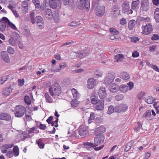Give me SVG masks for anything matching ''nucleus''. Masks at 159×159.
Wrapping results in <instances>:
<instances>
[{
	"instance_id": "obj_3",
	"label": "nucleus",
	"mask_w": 159,
	"mask_h": 159,
	"mask_svg": "<svg viewBox=\"0 0 159 159\" xmlns=\"http://www.w3.org/2000/svg\"><path fill=\"white\" fill-rule=\"evenodd\" d=\"M12 146L11 144H6L4 145L2 147L1 152L3 153H6V155L8 157H11L13 156V152L11 150L8 148H11Z\"/></svg>"
},
{
	"instance_id": "obj_13",
	"label": "nucleus",
	"mask_w": 159,
	"mask_h": 159,
	"mask_svg": "<svg viewBox=\"0 0 159 159\" xmlns=\"http://www.w3.org/2000/svg\"><path fill=\"white\" fill-rule=\"evenodd\" d=\"M96 85V83L95 80L93 78H90L88 80L87 87L89 89L93 88Z\"/></svg>"
},
{
	"instance_id": "obj_4",
	"label": "nucleus",
	"mask_w": 159,
	"mask_h": 159,
	"mask_svg": "<svg viewBox=\"0 0 159 159\" xmlns=\"http://www.w3.org/2000/svg\"><path fill=\"white\" fill-rule=\"evenodd\" d=\"M50 6V0H44L43 4L42 5L41 8L43 10L46 9L44 14H45L46 18L48 20L50 19V9L48 7Z\"/></svg>"
},
{
	"instance_id": "obj_38",
	"label": "nucleus",
	"mask_w": 159,
	"mask_h": 159,
	"mask_svg": "<svg viewBox=\"0 0 159 159\" xmlns=\"http://www.w3.org/2000/svg\"><path fill=\"white\" fill-rule=\"evenodd\" d=\"M114 111L115 112V107L114 108L112 106H110L109 107L107 111V113L109 115H110Z\"/></svg>"
},
{
	"instance_id": "obj_36",
	"label": "nucleus",
	"mask_w": 159,
	"mask_h": 159,
	"mask_svg": "<svg viewBox=\"0 0 159 159\" xmlns=\"http://www.w3.org/2000/svg\"><path fill=\"white\" fill-rule=\"evenodd\" d=\"M139 0L133 1L132 4L131 8L132 9L134 10L138 7L139 3Z\"/></svg>"
},
{
	"instance_id": "obj_63",
	"label": "nucleus",
	"mask_w": 159,
	"mask_h": 159,
	"mask_svg": "<svg viewBox=\"0 0 159 159\" xmlns=\"http://www.w3.org/2000/svg\"><path fill=\"white\" fill-rule=\"evenodd\" d=\"M54 57L57 60H60L61 59L60 55L58 53H57L54 55Z\"/></svg>"
},
{
	"instance_id": "obj_8",
	"label": "nucleus",
	"mask_w": 159,
	"mask_h": 159,
	"mask_svg": "<svg viewBox=\"0 0 159 159\" xmlns=\"http://www.w3.org/2000/svg\"><path fill=\"white\" fill-rule=\"evenodd\" d=\"M61 0H51L50 7L53 9L56 8L57 7L61 8Z\"/></svg>"
},
{
	"instance_id": "obj_40",
	"label": "nucleus",
	"mask_w": 159,
	"mask_h": 159,
	"mask_svg": "<svg viewBox=\"0 0 159 159\" xmlns=\"http://www.w3.org/2000/svg\"><path fill=\"white\" fill-rule=\"evenodd\" d=\"M91 100L92 103L93 104H96L98 102V98L94 95L91 96Z\"/></svg>"
},
{
	"instance_id": "obj_20",
	"label": "nucleus",
	"mask_w": 159,
	"mask_h": 159,
	"mask_svg": "<svg viewBox=\"0 0 159 159\" xmlns=\"http://www.w3.org/2000/svg\"><path fill=\"white\" fill-rule=\"evenodd\" d=\"M114 79L113 76L111 74L108 73L107 75L104 79L105 84H107L111 82Z\"/></svg>"
},
{
	"instance_id": "obj_54",
	"label": "nucleus",
	"mask_w": 159,
	"mask_h": 159,
	"mask_svg": "<svg viewBox=\"0 0 159 159\" xmlns=\"http://www.w3.org/2000/svg\"><path fill=\"white\" fill-rule=\"evenodd\" d=\"M112 11L113 13L116 15H118L120 13V11L118 8H114Z\"/></svg>"
},
{
	"instance_id": "obj_55",
	"label": "nucleus",
	"mask_w": 159,
	"mask_h": 159,
	"mask_svg": "<svg viewBox=\"0 0 159 159\" xmlns=\"http://www.w3.org/2000/svg\"><path fill=\"white\" fill-rule=\"evenodd\" d=\"M8 52L11 54H13L14 52V49L11 47H8L7 48Z\"/></svg>"
},
{
	"instance_id": "obj_18",
	"label": "nucleus",
	"mask_w": 159,
	"mask_h": 159,
	"mask_svg": "<svg viewBox=\"0 0 159 159\" xmlns=\"http://www.w3.org/2000/svg\"><path fill=\"white\" fill-rule=\"evenodd\" d=\"M43 18L41 16H37L35 18V23H36L38 26L42 27L43 24Z\"/></svg>"
},
{
	"instance_id": "obj_51",
	"label": "nucleus",
	"mask_w": 159,
	"mask_h": 159,
	"mask_svg": "<svg viewBox=\"0 0 159 159\" xmlns=\"http://www.w3.org/2000/svg\"><path fill=\"white\" fill-rule=\"evenodd\" d=\"M33 2L37 7H40V5L39 0H32Z\"/></svg>"
},
{
	"instance_id": "obj_26",
	"label": "nucleus",
	"mask_w": 159,
	"mask_h": 159,
	"mask_svg": "<svg viewBox=\"0 0 159 159\" xmlns=\"http://www.w3.org/2000/svg\"><path fill=\"white\" fill-rule=\"evenodd\" d=\"M136 24V21L135 20H129L128 23V28L130 30H132Z\"/></svg>"
},
{
	"instance_id": "obj_22",
	"label": "nucleus",
	"mask_w": 159,
	"mask_h": 159,
	"mask_svg": "<svg viewBox=\"0 0 159 159\" xmlns=\"http://www.w3.org/2000/svg\"><path fill=\"white\" fill-rule=\"evenodd\" d=\"M125 56L122 54H118L115 56L114 59L116 60L115 61L118 62L119 61H122V59L125 58Z\"/></svg>"
},
{
	"instance_id": "obj_61",
	"label": "nucleus",
	"mask_w": 159,
	"mask_h": 159,
	"mask_svg": "<svg viewBox=\"0 0 159 159\" xmlns=\"http://www.w3.org/2000/svg\"><path fill=\"white\" fill-rule=\"evenodd\" d=\"M84 145L85 146L92 147H95L94 143H91L90 142H86L84 143Z\"/></svg>"
},
{
	"instance_id": "obj_2",
	"label": "nucleus",
	"mask_w": 159,
	"mask_h": 159,
	"mask_svg": "<svg viewBox=\"0 0 159 159\" xmlns=\"http://www.w3.org/2000/svg\"><path fill=\"white\" fill-rule=\"evenodd\" d=\"M76 4L78 7L80 9H86L89 10L90 7L89 0H77Z\"/></svg>"
},
{
	"instance_id": "obj_34",
	"label": "nucleus",
	"mask_w": 159,
	"mask_h": 159,
	"mask_svg": "<svg viewBox=\"0 0 159 159\" xmlns=\"http://www.w3.org/2000/svg\"><path fill=\"white\" fill-rule=\"evenodd\" d=\"M122 78L125 80H127L130 79L129 75L125 72H123L121 74Z\"/></svg>"
},
{
	"instance_id": "obj_57",
	"label": "nucleus",
	"mask_w": 159,
	"mask_h": 159,
	"mask_svg": "<svg viewBox=\"0 0 159 159\" xmlns=\"http://www.w3.org/2000/svg\"><path fill=\"white\" fill-rule=\"evenodd\" d=\"M24 33L27 37H29L31 35L30 31L29 29H25L24 32Z\"/></svg>"
},
{
	"instance_id": "obj_48",
	"label": "nucleus",
	"mask_w": 159,
	"mask_h": 159,
	"mask_svg": "<svg viewBox=\"0 0 159 159\" xmlns=\"http://www.w3.org/2000/svg\"><path fill=\"white\" fill-rule=\"evenodd\" d=\"M90 50L89 49H87L86 50H85L84 52L82 53L80 52L79 53L80 57H81L82 56H87L88 54V53L89 51Z\"/></svg>"
},
{
	"instance_id": "obj_25",
	"label": "nucleus",
	"mask_w": 159,
	"mask_h": 159,
	"mask_svg": "<svg viewBox=\"0 0 159 159\" xmlns=\"http://www.w3.org/2000/svg\"><path fill=\"white\" fill-rule=\"evenodd\" d=\"M66 66V63H62L60 65L59 68V69H52V71H56V72H59L61 69H63L65 68Z\"/></svg>"
},
{
	"instance_id": "obj_32",
	"label": "nucleus",
	"mask_w": 159,
	"mask_h": 159,
	"mask_svg": "<svg viewBox=\"0 0 159 159\" xmlns=\"http://www.w3.org/2000/svg\"><path fill=\"white\" fill-rule=\"evenodd\" d=\"M154 18L156 21L159 22V8H157L154 13Z\"/></svg>"
},
{
	"instance_id": "obj_37",
	"label": "nucleus",
	"mask_w": 159,
	"mask_h": 159,
	"mask_svg": "<svg viewBox=\"0 0 159 159\" xmlns=\"http://www.w3.org/2000/svg\"><path fill=\"white\" fill-rule=\"evenodd\" d=\"M7 24V23H6L5 22H4L0 21V30L2 32H3L5 30Z\"/></svg>"
},
{
	"instance_id": "obj_33",
	"label": "nucleus",
	"mask_w": 159,
	"mask_h": 159,
	"mask_svg": "<svg viewBox=\"0 0 159 159\" xmlns=\"http://www.w3.org/2000/svg\"><path fill=\"white\" fill-rule=\"evenodd\" d=\"M105 129L104 127L100 126L98 127L96 129L95 131L96 132H97L98 134H101L105 132Z\"/></svg>"
},
{
	"instance_id": "obj_30",
	"label": "nucleus",
	"mask_w": 159,
	"mask_h": 159,
	"mask_svg": "<svg viewBox=\"0 0 159 159\" xmlns=\"http://www.w3.org/2000/svg\"><path fill=\"white\" fill-rule=\"evenodd\" d=\"M119 90L122 92H126L129 90L128 86L125 85H122L119 87Z\"/></svg>"
},
{
	"instance_id": "obj_50",
	"label": "nucleus",
	"mask_w": 159,
	"mask_h": 159,
	"mask_svg": "<svg viewBox=\"0 0 159 159\" xmlns=\"http://www.w3.org/2000/svg\"><path fill=\"white\" fill-rule=\"evenodd\" d=\"M140 20L141 21H143L145 22H148L150 20V19L149 17H140Z\"/></svg>"
},
{
	"instance_id": "obj_23",
	"label": "nucleus",
	"mask_w": 159,
	"mask_h": 159,
	"mask_svg": "<svg viewBox=\"0 0 159 159\" xmlns=\"http://www.w3.org/2000/svg\"><path fill=\"white\" fill-rule=\"evenodd\" d=\"M12 89L10 88H6L3 89L2 94L4 96H7L10 95V93L12 92Z\"/></svg>"
},
{
	"instance_id": "obj_6",
	"label": "nucleus",
	"mask_w": 159,
	"mask_h": 159,
	"mask_svg": "<svg viewBox=\"0 0 159 159\" xmlns=\"http://www.w3.org/2000/svg\"><path fill=\"white\" fill-rule=\"evenodd\" d=\"M105 138L103 135H96L94 139V144L95 147L98 146L103 142Z\"/></svg>"
},
{
	"instance_id": "obj_19",
	"label": "nucleus",
	"mask_w": 159,
	"mask_h": 159,
	"mask_svg": "<svg viewBox=\"0 0 159 159\" xmlns=\"http://www.w3.org/2000/svg\"><path fill=\"white\" fill-rule=\"evenodd\" d=\"M98 94L99 97L101 99H103L105 98L107 93L105 88H101L99 90Z\"/></svg>"
},
{
	"instance_id": "obj_46",
	"label": "nucleus",
	"mask_w": 159,
	"mask_h": 159,
	"mask_svg": "<svg viewBox=\"0 0 159 159\" xmlns=\"http://www.w3.org/2000/svg\"><path fill=\"white\" fill-rule=\"evenodd\" d=\"M80 24L79 22H77L75 21H73L71 22V23L69 24V26H77L79 25Z\"/></svg>"
},
{
	"instance_id": "obj_58",
	"label": "nucleus",
	"mask_w": 159,
	"mask_h": 159,
	"mask_svg": "<svg viewBox=\"0 0 159 159\" xmlns=\"http://www.w3.org/2000/svg\"><path fill=\"white\" fill-rule=\"evenodd\" d=\"M10 44L12 46H14L16 44V41L13 38H11L9 40Z\"/></svg>"
},
{
	"instance_id": "obj_29",
	"label": "nucleus",
	"mask_w": 159,
	"mask_h": 159,
	"mask_svg": "<svg viewBox=\"0 0 159 159\" xmlns=\"http://www.w3.org/2000/svg\"><path fill=\"white\" fill-rule=\"evenodd\" d=\"M155 99L152 97H147L144 99V101L148 104H152Z\"/></svg>"
},
{
	"instance_id": "obj_44",
	"label": "nucleus",
	"mask_w": 159,
	"mask_h": 159,
	"mask_svg": "<svg viewBox=\"0 0 159 159\" xmlns=\"http://www.w3.org/2000/svg\"><path fill=\"white\" fill-rule=\"evenodd\" d=\"M70 103L71 106L73 107H77L78 105V102L77 101L76 99L73 100Z\"/></svg>"
},
{
	"instance_id": "obj_49",
	"label": "nucleus",
	"mask_w": 159,
	"mask_h": 159,
	"mask_svg": "<svg viewBox=\"0 0 159 159\" xmlns=\"http://www.w3.org/2000/svg\"><path fill=\"white\" fill-rule=\"evenodd\" d=\"M30 17L31 20V22L33 24H34L36 22L35 21V19L34 18V12H32L30 13Z\"/></svg>"
},
{
	"instance_id": "obj_28",
	"label": "nucleus",
	"mask_w": 159,
	"mask_h": 159,
	"mask_svg": "<svg viewBox=\"0 0 159 159\" xmlns=\"http://www.w3.org/2000/svg\"><path fill=\"white\" fill-rule=\"evenodd\" d=\"M71 92L73 97L75 99H77L79 98L80 97V95L79 93H78L77 90L76 89H72L71 90Z\"/></svg>"
},
{
	"instance_id": "obj_41",
	"label": "nucleus",
	"mask_w": 159,
	"mask_h": 159,
	"mask_svg": "<svg viewBox=\"0 0 159 159\" xmlns=\"http://www.w3.org/2000/svg\"><path fill=\"white\" fill-rule=\"evenodd\" d=\"M24 100L25 102L28 105H30L31 103L30 98L28 95L25 96L24 98Z\"/></svg>"
},
{
	"instance_id": "obj_43",
	"label": "nucleus",
	"mask_w": 159,
	"mask_h": 159,
	"mask_svg": "<svg viewBox=\"0 0 159 159\" xmlns=\"http://www.w3.org/2000/svg\"><path fill=\"white\" fill-rule=\"evenodd\" d=\"M122 7L124 9L127 11L129 8V5L127 2H125L123 3Z\"/></svg>"
},
{
	"instance_id": "obj_59",
	"label": "nucleus",
	"mask_w": 159,
	"mask_h": 159,
	"mask_svg": "<svg viewBox=\"0 0 159 159\" xmlns=\"http://www.w3.org/2000/svg\"><path fill=\"white\" fill-rule=\"evenodd\" d=\"M159 37L157 34H154L151 37V39L152 40H156L158 39Z\"/></svg>"
},
{
	"instance_id": "obj_15",
	"label": "nucleus",
	"mask_w": 159,
	"mask_h": 159,
	"mask_svg": "<svg viewBox=\"0 0 159 159\" xmlns=\"http://www.w3.org/2000/svg\"><path fill=\"white\" fill-rule=\"evenodd\" d=\"M109 89L111 92L115 93L119 90V87L115 83H111L110 85Z\"/></svg>"
},
{
	"instance_id": "obj_27",
	"label": "nucleus",
	"mask_w": 159,
	"mask_h": 159,
	"mask_svg": "<svg viewBox=\"0 0 159 159\" xmlns=\"http://www.w3.org/2000/svg\"><path fill=\"white\" fill-rule=\"evenodd\" d=\"M134 142L133 141H131L130 142L128 143L126 145L125 149H124V151L127 152L129 150L132 146L134 144Z\"/></svg>"
},
{
	"instance_id": "obj_53",
	"label": "nucleus",
	"mask_w": 159,
	"mask_h": 159,
	"mask_svg": "<svg viewBox=\"0 0 159 159\" xmlns=\"http://www.w3.org/2000/svg\"><path fill=\"white\" fill-rule=\"evenodd\" d=\"M145 94V93L143 92H141L139 93L138 94V98L139 99H141Z\"/></svg>"
},
{
	"instance_id": "obj_45",
	"label": "nucleus",
	"mask_w": 159,
	"mask_h": 159,
	"mask_svg": "<svg viewBox=\"0 0 159 159\" xmlns=\"http://www.w3.org/2000/svg\"><path fill=\"white\" fill-rule=\"evenodd\" d=\"M22 7L24 9H28V2L27 1H25L21 3Z\"/></svg>"
},
{
	"instance_id": "obj_64",
	"label": "nucleus",
	"mask_w": 159,
	"mask_h": 159,
	"mask_svg": "<svg viewBox=\"0 0 159 159\" xmlns=\"http://www.w3.org/2000/svg\"><path fill=\"white\" fill-rule=\"evenodd\" d=\"M7 80V78L5 76L2 77L0 80V84H2Z\"/></svg>"
},
{
	"instance_id": "obj_56",
	"label": "nucleus",
	"mask_w": 159,
	"mask_h": 159,
	"mask_svg": "<svg viewBox=\"0 0 159 159\" xmlns=\"http://www.w3.org/2000/svg\"><path fill=\"white\" fill-rule=\"evenodd\" d=\"M74 42L72 40H71L70 41H67L65 43H62L61 44V46L63 47L68 45L70 44L73 43Z\"/></svg>"
},
{
	"instance_id": "obj_9",
	"label": "nucleus",
	"mask_w": 159,
	"mask_h": 159,
	"mask_svg": "<svg viewBox=\"0 0 159 159\" xmlns=\"http://www.w3.org/2000/svg\"><path fill=\"white\" fill-rule=\"evenodd\" d=\"M127 106L125 104H120L115 107V112L125 111L127 108Z\"/></svg>"
},
{
	"instance_id": "obj_12",
	"label": "nucleus",
	"mask_w": 159,
	"mask_h": 159,
	"mask_svg": "<svg viewBox=\"0 0 159 159\" xmlns=\"http://www.w3.org/2000/svg\"><path fill=\"white\" fill-rule=\"evenodd\" d=\"M2 20L5 22L6 23H7V27L9 26L14 30H16V28L15 25L11 22L6 17H3L2 18Z\"/></svg>"
},
{
	"instance_id": "obj_7",
	"label": "nucleus",
	"mask_w": 159,
	"mask_h": 159,
	"mask_svg": "<svg viewBox=\"0 0 159 159\" xmlns=\"http://www.w3.org/2000/svg\"><path fill=\"white\" fill-rule=\"evenodd\" d=\"M143 34H150L152 30V25L151 24H147L145 26H142Z\"/></svg>"
},
{
	"instance_id": "obj_35",
	"label": "nucleus",
	"mask_w": 159,
	"mask_h": 159,
	"mask_svg": "<svg viewBox=\"0 0 159 159\" xmlns=\"http://www.w3.org/2000/svg\"><path fill=\"white\" fill-rule=\"evenodd\" d=\"M36 143L38 144L39 147L40 148H43L44 147V144L43 143L42 140L40 139L36 140Z\"/></svg>"
},
{
	"instance_id": "obj_16",
	"label": "nucleus",
	"mask_w": 159,
	"mask_h": 159,
	"mask_svg": "<svg viewBox=\"0 0 159 159\" xmlns=\"http://www.w3.org/2000/svg\"><path fill=\"white\" fill-rule=\"evenodd\" d=\"M105 12V7L103 6H99L96 11V14L97 16H102Z\"/></svg>"
},
{
	"instance_id": "obj_39",
	"label": "nucleus",
	"mask_w": 159,
	"mask_h": 159,
	"mask_svg": "<svg viewBox=\"0 0 159 159\" xmlns=\"http://www.w3.org/2000/svg\"><path fill=\"white\" fill-rule=\"evenodd\" d=\"M110 33L113 35H117L119 34L118 31L116 29L112 28L110 29Z\"/></svg>"
},
{
	"instance_id": "obj_21",
	"label": "nucleus",
	"mask_w": 159,
	"mask_h": 159,
	"mask_svg": "<svg viewBox=\"0 0 159 159\" xmlns=\"http://www.w3.org/2000/svg\"><path fill=\"white\" fill-rule=\"evenodd\" d=\"M97 109L98 110H102L104 108V103L102 100H99L96 104Z\"/></svg>"
},
{
	"instance_id": "obj_42",
	"label": "nucleus",
	"mask_w": 159,
	"mask_h": 159,
	"mask_svg": "<svg viewBox=\"0 0 159 159\" xmlns=\"http://www.w3.org/2000/svg\"><path fill=\"white\" fill-rule=\"evenodd\" d=\"M13 153L15 156H17L19 154V148L17 146H15L13 148Z\"/></svg>"
},
{
	"instance_id": "obj_24",
	"label": "nucleus",
	"mask_w": 159,
	"mask_h": 159,
	"mask_svg": "<svg viewBox=\"0 0 159 159\" xmlns=\"http://www.w3.org/2000/svg\"><path fill=\"white\" fill-rule=\"evenodd\" d=\"M88 133V130L86 128H81L79 131V134L81 136H84Z\"/></svg>"
},
{
	"instance_id": "obj_14",
	"label": "nucleus",
	"mask_w": 159,
	"mask_h": 159,
	"mask_svg": "<svg viewBox=\"0 0 159 159\" xmlns=\"http://www.w3.org/2000/svg\"><path fill=\"white\" fill-rule=\"evenodd\" d=\"M1 55L2 59L5 62L8 63L10 62V58L6 52H1Z\"/></svg>"
},
{
	"instance_id": "obj_62",
	"label": "nucleus",
	"mask_w": 159,
	"mask_h": 159,
	"mask_svg": "<svg viewBox=\"0 0 159 159\" xmlns=\"http://www.w3.org/2000/svg\"><path fill=\"white\" fill-rule=\"evenodd\" d=\"M127 84L129 87V89L130 90L132 89L134 87V84L132 82H129L127 83Z\"/></svg>"
},
{
	"instance_id": "obj_5",
	"label": "nucleus",
	"mask_w": 159,
	"mask_h": 159,
	"mask_svg": "<svg viewBox=\"0 0 159 159\" xmlns=\"http://www.w3.org/2000/svg\"><path fill=\"white\" fill-rule=\"evenodd\" d=\"M25 108L22 106L16 107V110L14 112L15 116L17 117H22L24 114Z\"/></svg>"
},
{
	"instance_id": "obj_60",
	"label": "nucleus",
	"mask_w": 159,
	"mask_h": 159,
	"mask_svg": "<svg viewBox=\"0 0 159 159\" xmlns=\"http://www.w3.org/2000/svg\"><path fill=\"white\" fill-rule=\"evenodd\" d=\"M18 82L19 85L22 86L24 85L25 82L24 80V79H22V80L19 79L18 80Z\"/></svg>"
},
{
	"instance_id": "obj_31",
	"label": "nucleus",
	"mask_w": 159,
	"mask_h": 159,
	"mask_svg": "<svg viewBox=\"0 0 159 159\" xmlns=\"http://www.w3.org/2000/svg\"><path fill=\"white\" fill-rule=\"evenodd\" d=\"M151 116V111L150 110H147L143 116V118H148L150 120H151L152 118H150Z\"/></svg>"
},
{
	"instance_id": "obj_1",
	"label": "nucleus",
	"mask_w": 159,
	"mask_h": 159,
	"mask_svg": "<svg viewBox=\"0 0 159 159\" xmlns=\"http://www.w3.org/2000/svg\"><path fill=\"white\" fill-rule=\"evenodd\" d=\"M61 93V87L57 83L52 85L50 88V95L54 98Z\"/></svg>"
},
{
	"instance_id": "obj_11",
	"label": "nucleus",
	"mask_w": 159,
	"mask_h": 159,
	"mask_svg": "<svg viewBox=\"0 0 159 159\" xmlns=\"http://www.w3.org/2000/svg\"><path fill=\"white\" fill-rule=\"evenodd\" d=\"M52 21V20L55 22L57 23L59 20V16L58 11L57 10L54 11L52 13V18H51Z\"/></svg>"
},
{
	"instance_id": "obj_10",
	"label": "nucleus",
	"mask_w": 159,
	"mask_h": 159,
	"mask_svg": "<svg viewBox=\"0 0 159 159\" xmlns=\"http://www.w3.org/2000/svg\"><path fill=\"white\" fill-rule=\"evenodd\" d=\"M149 2L147 0H143L141 2L140 9L143 11H146L149 8Z\"/></svg>"
},
{
	"instance_id": "obj_52",
	"label": "nucleus",
	"mask_w": 159,
	"mask_h": 159,
	"mask_svg": "<svg viewBox=\"0 0 159 159\" xmlns=\"http://www.w3.org/2000/svg\"><path fill=\"white\" fill-rule=\"evenodd\" d=\"M124 96L122 94H119L116 96L115 99L116 101H120L123 98Z\"/></svg>"
},
{
	"instance_id": "obj_47",
	"label": "nucleus",
	"mask_w": 159,
	"mask_h": 159,
	"mask_svg": "<svg viewBox=\"0 0 159 159\" xmlns=\"http://www.w3.org/2000/svg\"><path fill=\"white\" fill-rule=\"evenodd\" d=\"M95 117V114L93 112H91L90 114V117L88 120V122L89 123H91V120H94Z\"/></svg>"
},
{
	"instance_id": "obj_17",
	"label": "nucleus",
	"mask_w": 159,
	"mask_h": 159,
	"mask_svg": "<svg viewBox=\"0 0 159 159\" xmlns=\"http://www.w3.org/2000/svg\"><path fill=\"white\" fill-rule=\"evenodd\" d=\"M11 119V116L8 113H2L0 114V119L1 120L9 121Z\"/></svg>"
}]
</instances>
